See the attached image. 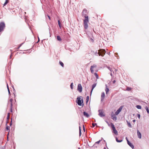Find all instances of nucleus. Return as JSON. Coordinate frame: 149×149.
Listing matches in <instances>:
<instances>
[{
    "label": "nucleus",
    "mask_w": 149,
    "mask_h": 149,
    "mask_svg": "<svg viewBox=\"0 0 149 149\" xmlns=\"http://www.w3.org/2000/svg\"><path fill=\"white\" fill-rule=\"evenodd\" d=\"M77 103L79 106H81L83 103V97L82 96L78 97L77 98Z\"/></svg>",
    "instance_id": "1"
},
{
    "label": "nucleus",
    "mask_w": 149,
    "mask_h": 149,
    "mask_svg": "<svg viewBox=\"0 0 149 149\" xmlns=\"http://www.w3.org/2000/svg\"><path fill=\"white\" fill-rule=\"evenodd\" d=\"M88 18L87 17L84 20V26L85 29H87L88 27Z\"/></svg>",
    "instance_id": "2"
},
{
    "label": "nucleus",
    "mask_w": 149,
    "mask_h": 149,
    "mask_svg": "<svg viewBox=\"0 0 149 149\" xmlns=\"http://www.w3.org/2000/svg\"><path fill=\"white\" fill-rule=\"evenodd\" d=\"M5 24L3 22H0V32L3 31L5 28Z\"/></svg>",
    "instance_id": "3"
},
{
    "label": "nucleus",
    "mask_w": 149,
    "mask_h": 149,
    "mask_svg": "<svg viewBox=\"0 0 149 149\" xmlns=\"http://www.w3.org/2000/svg\"><path fill=\"white\" fill-rule=\"evenodd\" d=\"M106 52L105 50L104 49H100L98 50V54L99 56H103L105 54Z\"/></svg>",
    "instance_id": "4"
},
{
    "label": "nucleus",
    "mask_w": 149,
    "mask_h": 149,
    "mask_svg": "<svg viewBox=\"0 0 149 149\" xmlns=\"http://www.w3.org/2000/svg\"><path fill=\"white\" fill-rule=\"evenodd\" d=\"M87 10L86 9H84L82 13V16L85 18V19H86L87 17L88 18V16L87 15Z\"/></svg>",
    "instance_id": "5"
},
{
    "label": "nucleus",
    "mask_w": 149,
    "mask_h": 149,
    "mask_svg": "<svg viewBox=\"0 0 149 149\" xmlns=\"http://www.w3.org/2000/svg\"><path fill=\"white\" fill-rule=\"evenodd\" d=\"M77 90L80 92L82 91V87L81 84H79L77 86Z\"/></svg>",
    "instance_id": "6"
},
{
    "label": "nucleus",
    "mask_w": 149,
    "mask_h": 149,
    "mask_svg": "<svg viewBox=\"0 0 149 149\" xmlns=\"http://www.w3.org/2000/svg\"><path fill=\"white\" fill-rule=\"evenodd\" d=\"M122 109V107H120L115 112V114L116 115H117L121 111Z\"/></svg>",
    "instance_id": "7"
},
{
    "label": "nucleus",
    "mask_w": 149,
    "mask_h": 149,
    "mask_svg": "<svg viewBox=\"0 0 149 149\" xmlns=\"http://www.w3.org/2000/svg\"><path fill=\"white\" fill-rule=\"evenodd\" d=\"M126 139L127 140V143L128 145L132 149L134 148V145L128 140L127 137H126Z\"/></svg>",
    "instance_id": "8"
},
{
    "label": "nucleus",
    "mask_w": 149,
    "mask_h": 149,
    "mask_svg": "<svg viewBox=\"0 0 149 149\" xmlns=\"http://www.w3.org/2000/svg\"><path fill=\"white\" fill-rule=\"evenodd\" d=\"M97 67V65L95 64H94L93 65H91V66L90 70L91 72L92 73H93L94 72V70H93V68H96Z\"/></svg>",
    "instance_id": "9"
},
{
    "label": "nucleus",
    "mask_w": 149,
    "mask_h": 149,
    "mask_svg": "<svg viewBox=\"0 0 149 149\" xmlns=\"http://www.w3.org/2000/svg\"><path fill=\"white\" fill-rule=\"evenodd\" d=\"M111 118L114 121L116 120L117 119V117L116 116V115L115 114H113V112H112Z\"/></svg>",
    "instance_id": "10"
},
{
    "label": "nucleus",
    "mask_w": 149,
    "mask_h": 149,
    "mask_svg": "<svg viewBox=\"0 0 149 149\" xmlns=\"http://www.w3.org/2000/svg\"><path fill=\"white\" fill-rule=\"evenodd\" d=\"M98 112H99V115L101 117H103L105 116V115L103 114L102 110H98Z\"/></svg>",
    "instance_id": "11"
},
{
    "label": "nucleus",
    "mask_w": 149,
    "mask_h": 149,
    "mask_svg": "<svg viewBox=\"0 0 149 149\" xmlns=\"http://www.w3.org/2000/svg\"><path fill=\"white\" fill-rule=\"evenodd\" d=\"M137 135L138 136V137L139 139H141V133L138 130H137Z\"/></svg>",
    "instance_id": "12"
},
{
    "label": "nucleus",
    "mask_w": 149,
    "mask_h": 149,
    "mask_svg": "<svg viewBox=\"0 0 149 149\" xmlns=\"http://www.w3.org/2000/svg\"><path fill=\"white\" fill-rule=\"evenodd\" d=\"M105 94L103 92L102 93L101 95V101H102L105 97Z\"/></svg>",
    "instance_id": "13"
},
{
    "label": "nucleus",
    "mask_w": 149,
    "mask_h": 149,
    "mask_svg": "<svg viewBox=\"0 0 149 149\" xmlns=\"http://www.w3.org/2000/svg\"><path fill=\"white\" fill-rule=\"evenodd\" d=\"M105 87H106V88H105V91H106V94H107L108 93L109 91V88L108 87L107 84H106L105 85Z\"/></svg>",
    "instance_id": "14"
},
{
    "label": "nucleus",
    "mask_w": 149,
    "mask_h": 149,
    "mask_svg": "<svg viewBox=\"0 0 149 149\" xmlns=\"http://www.w3.org/2000/svg\"><path fill=\"white\" fill-rule=\"evenodd\" d=\"M110 126L112 128L113 131L116 130L115 127L112 123H110Z\"/></svg>",
    "instance_id": "15"
},
{
    "label": "nucleus",
    "mask_w": 149,
    "mask_h": 149,
    "mask_svg": "<svg viewBox=\"0 0 149 149\" xmlns=\"http://www.w3.org/2000/svg\"><path fill=\"white\" fill-rule=\"evenodd\" d=\"M96 83H94L93 85L92 86V89H91V95L93 89L95 88V87L96 86Z\"/></svg>",
    "instance_id": "16"
},
{
    "label": "nucleus",
    "mask_w": 149,
    "mask_h": 149,
    "mask_svg": "<svg viewBox=\"0 0 149 149\" xmlns=\"http://www.w3.org/2000/svg\"><path fill=\"white\" fill-rule=\"evenodd\" d=\"M84 116L87 118H88L89 116V115L88 113L84 111L83 112Z\"/></svg>",
    "instance_id": "17"
},
{
    "label": "nucleus",
    "mask_w": 149,
    "mask_h": 149,
    "mask_svg": "<svg viewBox=\"0 0 149 149\" xmlns=\"http://www.w3.org/2000/svg\"><path fill=\"white\" fill-rule=\"evenodd\" d=\"M101 141V140H99V141L96 142L95 143V144L94 145H93V146L94 147H97V146H96V144H99L100 142Z\"/></svg>",
    "instance_id": "18"
},
{
    "label": "nucleus",
    "mask_w": 149,
    "mask_h": 149,
    "mask_svg": "<svg viewBox=\"0 0 149 149\" xmlns=\"http://www.w3.org/2000/svg\"><path fill=\"white\" fill-rule=\"evenodd\" d=\"M127 123L128 126V127H130V128L132 127V126L130 123L127 120Z\"/></svg>",
    "instance_id": "19"
},
{
    "label": "nucleus",
    "mask_w": 149,
    "mask_h": 149,
    "mask_svg": "<svg viewBox=\"0 0 149 149\" xmlns=\"http://www.w3.org/2000/svg\"><path fill=\"white\" fill-rule=\"evenodd\" d=\"M57 39L58 40L60 41H61V37L59 36H58L57 37Z\"/></svg>",
    "instance_id": "20"
},
{
    "label": "nucleus",
    "mask_w": 149,
    "mask_h": 149,
    "mask_svg": "<svg viewBox=\"0 0 149 149\" xmlns=\"http://www.w3.org/2000/svg\"><path fill=\"white\" fill-rule=\"evenodd\" d=\"M94 38L92 37V38H89V40L92 42H94V40H93Z\"/></svg>",
    "instance_id": "21"
},
{
    "label": "nucleus",
    "mask_w": 149,
    "mask_h": 149,
    "mask_svg": "<svg viewBox=\"0 0 149 149\" xmlns=\"http://www.w3.org/2000/svg\"><path fill=\"white\" fill-rule=\"evenodd\" d=\"M113 133H114L115 134L117 135L118 134L117 131L116 130L113 131Z\"/></svg>",
    "instance_id": "22"
},
{
    "label": "nucleus",
    "mask_w": 149,
    "mask_h": 149,
    "mask_svg": "<svg viewBox=\"0 0 149 149\" xmlns=\"http://www.w3.org/2000/svg\"><path fill=\"white\" fill-rule=\"evenodd\" d=\"M8 0H6L5 2L3 4V6H6L8 2Z\"/></svg>",
    "instance_id": "23"
},
{
    "label": "nucleus",
    "mask_w": 149,
    "mask_h": 149,
    "mask_svg": "<svg viewBox=\"0 0 149 149\" xmlns=\"http://www.w3.org/2000/svg\"><path fill=\"white\" fill-rule=\"evenodd\" d=\"M145 108L146 109V110L147 113L148 114H149V109H148V107L147 106H146L145 107Z\"/></svg>",
    "instance_id": "24"
},
{
    "label": "nucleus",
    "mask_w": 149,
    "mask_h": 149,
    "mask_svg": "<svg viewBox=\"0 0 149 149\" xmlns=\"http://www.w3.org/2000/svg\"><path fill=\"white\" fill-rule=\"evenodd\" d=\"M58 23L59 25V26L60 29L61 28V23L59 20H58Z\"/></svg>",
    "instance_id": "25"
},
{
    "label": "nucleus",
    "mask_w": 149,
    "mask_h": 149,
    "mask_svg": "<svg viewBox=\"0 0 149 149\" xmlns=\"http://www.w3.org/2000/svg\"><path fill=\"white\" fill-rule=\"evenodd\" d=\"M116 141L118 142H120L122 141V140H119L117 137L116 138Z\"/></svg>",
    "instance_id": "26"
},
{
    "label": "nucleus",
    "mask_w": 149,
    "mask_h": 149,
    "mask_svg": "<svg viewBox=\"0 0 149 149\" xmlns=\"http://www.w3.org/2000/svg\"><path fill=\"white\" fill-rule=\"evenodd\" d=\"M59 63L60 65L63 67H64V64L63 62H62L61 61H59Z\"/></svg>",
    "instance_id": "27"
},
{
    "label": "nucleus",
    "mask_w": 149,
    "mask_h": 149,
    "mask_svg": "<svg viewBox=\"0 0 149 149\" xmlns=\"http://www.w3.org/2000/svg\"><path fill=\"white\" fill-rule=\"evenodd\" d=\"M136 107L137 108L139 109H141V106L137 105L136 106Z\"/></svg>",
    "instance_id": "28"
},
{
    "label": "nucleus",
    "mask_w": 149,
    "mask_h": 149,
    "mask_svg": "<svg viewBox=\"0 0 149 149\" xmlns=\"http://www.w3.org/2000/svg\"><path fill=\"white\" fill-rule=\"evenodd\" d=\"M94 74L95 76L96 77V78L97 79H98L99 78L98 75L96 73H95Z\"/></svg>",
    "instance_id": "29"
},
{
    "label": "nucleus",
    "mask_w": 149,
    "mask_h": 149,
    "mask_svg": "<svg viewBox=\"0 0 149 149\" xmlns=\"http://www.w3.org/2000/svg\"><path fill=\"white\" fill-rule=\"evenodd\" d=\"M7 89H8V94L9 95H10V91L9 90V88L8 86V84H7Z\"/></svg>",
    "instance_id": "30"
},
{
    "label": "nucleus",
    "mask_w": 149,
    "mask_h": 149,
    "mask_svg": "<svg viewBox=\"0 0 149 149\" xmlns=\"http://www.w3.org/2000/svg\"><path fill=\"white\" fill-rule=\"evenodd\" d=\"M10 111L11 112H13V104H11V105H10Z\"/></svg>",
    "instance_id": "31"
},
{
    "label": "nucleus",
    "mask_w": 149,
    "mask_h": 149,
    "mask_svg": "<svg viewBox=\"0 0 149 149\" xmlns=\"http://www.w3.org/2000/svg\"><path fill=\"white\" fill-rule=\"evenodd\" d=\"M73 83H72L70 85V87L72 89H73Z\"/></svg>",
    "instance_id": "32"
},
{
    "label": "nucleus",
    "mask_w": 149,
    "mask_h": 149,
    "mask_svg": "<svg viewBox=\"0 0 149 149\" xmlns=\"http://www.w3.org/2000/svg\"><path fill=\"white\" fill-rule=\"evenodd\" d=\"M131 90V88L129 87H127V88L126 90L127 91H130Z\"/></svg>",
    "instance_id": "33"
},
{
    "label": "nucleus",
    "mask_w": 149,
    "mask_h": 149,
    "mask_svg": "<svg viewBox=\"0 0 149 149\" xmlns=\"http://www.w3.org/2000/svg\"><path fill=\"white\" fill-rule=\"evenodd\" d=\"M9 118H10V113H8V116H7V119L8 120L9 119Z\"/></svg>",
    "instance_id": "34"
},
{
    "label": "nucleus",
    "mask_w": 149,
    "mask_h": 149,
    "mask_svg": "<svg viewBox=\"0 0 149 149\" xmlns=\"http://www.w3.org/2000/svg\"><path fill=\"white\" fill-rule=\"evenodd\" d=\"M89 99V97L88 96L86 97V102L87 103L88 102Z\"/></svg>",
    "instance_id": "35"
},
{
    "label": "nucleus",
    "mask_w": 149,
    "mask_h": 149,
    "mask_svg": "<svg viewBox=\"0 0 149 149\" xmlns=\"http://www.w3.org/2000/svg\"><path fill=\"white\" fill-rule=\"evenodd\" d=\"M6 129L7 130H9L10 129V127L8 126L7 125L6 127Z\"/></svg>",
    "instance_id": "36"
},
{
    "label": "nucleus",
    "mask_w": 149,
    "mask_h": 149,
    "mask_svg": "<svg viewBox=\"0 0 149 149\" xmlns=\"http://www.w3.org/2000/svg\"><path fill=\"white\" fill-rule=\"evenodd\" d=\"M13 101V99H10V105H11V104H12V102Z\"/></svg>",
    "instance_id": "37"
},
{
    "label": "nucleus",
    "mask_w": 149,
    "mask_h": 149,
    "mask_svg": "<svg viewBox=\"0 0 149 149\" xmlns=\"http://www.w3.org/2000/svg\"><path fill=\"white\" fill-rule=\"evenodd\" d=\"M97 125L96 123H93L92 124V127H94L95 126V125Z\"/></svg>",
    "instance_id": "38"
},
{
    "label": "nucleus",
    "mask_w": 149,
    "mask_h": 149,
    "mask_svg": "<svg viewBox=\"0 0 149 149\" xmlns=\"http://www.w3.org/2000/svg\"><path fill=\"white\" fill-rule=\"evenodd\" d=\"M79 135L80 136L81 134V127L80 126L79 127Z\"/></svg>",
    "instance_id": "39"
},
{
    "label": "nucleus",
    "mask_w": 149,
    "mask_h": 149,
    "mask_svg": "<svg viewBox=\"0 0 149 149\" xmlns=\"http://www.w3.org/2000/svg\"><path fill=\"white\" fill-rule=\"evenodd\" d=\"M137 117L140 119V115L138 113L137 114Z\"/></svg>",
    "instance_id": "40"
},
{
    "label": "nucleus",
    "mask_w": 149,
    "mask_h": 149,
    "mask_svg": "<svg viewBox=\"0 0 149 149\" xmlns=\"http://www.w3.org/2000/svg\"><path fill=\"white\" fill-rule=\"evenodd\" d=\"M23 44V43H22V44H21L17 48V49H19V48H20V47Z\"/></svg>",
    "instance_id": "41"
},
{
    "label": "nucleus",
    "mask_w": 149,
    "mask_h": 149,
    "mask_svg": "<svg viewBox=\"0 0 149 149\" xmlns=\"http://www.w3.org/2000/svg\"><path fill=\"white\" fill-rule=\"evenodd\" d=\"M107 68H108V69L109 70H111V69H112L111 68H110V67H107Z\"/></svg>",
    "instance_id": "42"
},
{
    "label": "nucleus",
    "mask_w": 149,
    "mask_h": 149,
    "mask_svg": "<svg viewBox=\"0 0 149 149\" xmlns=\"http://www.w3.org/2000/svg\"><path fill=\"white\" fill-rule=\"evenodd\" d=\"M110 71L111 72H113V73H114V72L113 71V70H112V69H111V70H110Z\"/></svg>",
    "instance_id": "43"
},
{
    "label": "nucleus",
    "mask_w": 149,
    "mask_h": 149,
    "mask_svg": "<svg viewBox=\"0 0 149 149\" xmlns=\"http://www.w3.org/2000/svg\"><path fill=\"white\" fill-rule=\"evenodd\" d=\"M47 16H48V17L49 18V19H50V17L49 15H47Z\"/></svg>",
    "instance_id": "44"
},
{
    "label": "nucleus",
    "mask_w": 149,
    "mask_h": 149,
    "mask_svg": "<svg viewBox=\"0 0 149 149\" xmlns=\"http://www.w3.org/2000/svg\"><path fill=\"white\" fill-rule=\"evenodd\" d=\"M113 84L115 83L116 82V81L115 80L113 81Z\"/></svg>",
    "instance_id": "45"
},
{
    "label": "nucleus",
    "mask_w": 149,
    "mask_h": 149,
    "mask_svg": "<svg viewBox=\"0 0 149 149\" xmlns=\"http://www.w3.org/2000/svg\"><path fill=\"white\" fill-rule=\"evenodd\" d=\"M132 121L134 123L136 121V120H133Z\"/></svg>",
    "instance_id": "46"
},
{
    "label": "nucleus",
    "mask_w": 149,
    "mask_h": 149,
    "mask_svg": "<svg viewBox=\"0 0 149 149\" xmlns=\"http://www.w3.org/2000/svg\"><path fill=\"white\" fill-rule=\"evenodd\" d=\"M12 120H11V123H10V125H12Z\"/></svg>",
    "instance_id": "47"
},
{
    "label": "nucleus",
    "mask_w": 149,
    "mask_h": 149,
    "mask_svg": "<svg viewBox=\"0 0 149 149\" xmlns=\"http://www.w3.org/2000/svg\"><path fill=\"white\" fill-rule=\"evenodd\" d=\"M38 41L37 42H38L40 41V39H39V38L38 37Z\"/></svg>",
    "instance_id": "48"
},
{
    "label": "nucleus",
    "mask_w": 149,
    "mask_h": 149,
    "mask_svg": "<svg viewBox=\"0 0 149 149\" xmlns=\"http://www.w3.org/2000/svg\"><path fill=\"white\" fill-rule=\"evenodd\" d=\"M110 75L111 76V77L112 76V72H111V73H110Z\"/></svg>",
    "instance_id": "49"
},
{
    "label": "nucleus",
    "mask_w": 149,
    "mask_h": 149,
    "mask_svg": "<svg viewBox=\"0 0 149 149\" xmlns=\"http://www.w3.org/2000/svg\"><path fill=\"white\" fill-rule=\"evenodd\" d=\"M107 54H109H109H110V52H109V53H107Z\"/></svg>",
    "instance_id": "50"
},
{
    "label": "nucleus",
    "mask_w": 149,
    "mask_h": 149,
    "mask_svg": "<svg viewBox=\"0 0 149 149\" xmlns=\"http://www.w3.org/2000/svg\"><path fill=\"white\" fill-rule=\"evenodd\" d=\"M12 54L11 53V55H10V58H11V55H12Z\"/></svg>",
    "instance_id": "51"
},
{
    "label": "nucleus",
    "mask_w": 149,
    "mask_h": 149,
    "mask_svg": "<svg viewBox=\"0 0 149 149\" xmlns=\"http://www.w3.org/2000/svg\"><path fill=\"white\" fill-rule=\"evenodd\" d=\"M83 128H84V130H85V128H84V126H83Z\"/></svg>",
    "instance_id": "52"
},
{
    "label": "nucleus",
    "mask_w": 149,
    "mask_h": 149,
    "mask_svg": "<svg viewBox=\"0 0 149 149\" xmlns=\"http://www.w3.org/2000/svg\"><path fill=\"white\" fill-rule=\"evenodd\" d=\"M104 149H106V148L105 147H104Z\"/></svg>",
    "instance_id": "53"
},
{
    "label": "nucleus",
    "mask_w": 149,
    "mask_h": 149,
    "mask_svg": "<svg viewBox=\"0 0 149 149\" xmlns=\"http://www.w3.org/2000/svg\"><path fill=\"white\" fill-rule=\"evenodd\" d=\"M78 149H80V148H78Z\"/></svg>",
    "instance_id": "54"
}]
</instances>
